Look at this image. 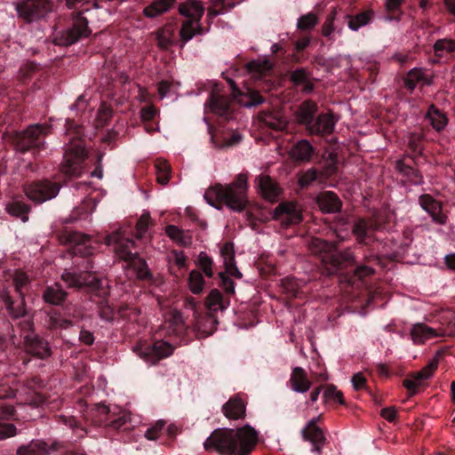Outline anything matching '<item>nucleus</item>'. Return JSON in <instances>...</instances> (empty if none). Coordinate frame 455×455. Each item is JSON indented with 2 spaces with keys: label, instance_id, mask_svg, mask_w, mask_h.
I'll list each match as a JSON object with an SVG mask.
<instances>
[{
  "label": "nucleus",
  "instance_id": "nucleus-24",
  "mask_svg": "<svg viewBox=\"0 0 455 455\" xmlns=\"http://www.w3.org/2000/svg\"><path fill=\"white\" fill-rule=\"evenodd\" d=\"M440 335L441 332L425 323H416L411 330V337L414 344H423Z\"/></svg>",
  "mask_w": 455,
  "mask_h": 455
},
{
  "label": "nucleus",
  "instance_id": "nucleus-58",
  "mask_svg": "<svg viewBox=\"0 0 455 455\" xmlns=\"http://www.w3.org/2000/svg\"><path fill=\"white\" fill-rule=\"evenodd\" d=\"M13 283L17 292L22 296L21 289L28 283V275L23 272L16 271L13 275Z\"/></svg>",
  "mask_w": 455,
  "mask_h": 455
},
{
  "label": "nucleus",
  "instance_id": "nucleus-19",
  "mask_svg": "<svg viewBox=\"0 0 455 455\" xmlns=\"http://www.w3.org/2000/svg\"><path fill=\"white\" fill-rule=\"evenodd\" d=\"M224 415L229 419H240L244 418L246 411V403L243 398L236 395L230 397L222 406Z\"/></svg>",
  "mask_w": 455,
  "mask_h": 455
},
{
  "label": "nucleus",
  "instance_id": "nucleus-17",
  "mask_svg": "<svg viewBox=\"0 0 455 455\" xmlns=\"http://www.w3.org/2000/svg\"><path fill=\"white\" fill-rule=\"evenodd\" d=\"M24 339L25 348L28 353L40 359H45L51 355V347L43 339L34 333H28L25 335Z\"/></svg>",
  "mask_w": 455,
  "mask_h": 455
},
{
  "label": "nucleus",
  "instance_id": "nucleus-31",
  "mask_svg": "<svg viewBox=\"0 0 455 455\" xmlns=\"http://www.w3.org/2000/svg\"><path fill=\"white\" fill-rule=\"evenodd\" d=\"M395 169L406 178V182L413 185H419L423 182V177L419 172L407 164L404 160L396 161Z\"/></svg>",
  "mask_w": 455,
  "mask_h": 455
},
{
  "label": "nucleus",
  "instance_id": "nucleus-63",
  "mask_svg": "<svg viewBox=\"0 0 455 455\" xmlns=\"http://www.w3.org/2000/svg\"><path fill=\"white\" fill-rule=\"evenodd\" d=\"M315 180L316 172L315 170L311 169L301 174L299 180V183L301 187H306L310 185Z\"/></svg>",
  "mask_w": 455,
  "mask_h": 455
},
{
  "label": "nucleus",
  "instance_id": "nucleus-52",
  "mask_svg": "<svg viewBox=\"0 0 455 455\" xmlns=\"http://www.w3.org/2000/svg\"><path fill=\"white\" fill-rule=\"evenodd\" d=\"M318 19L313 13H307L298 20L297 27L301 30L312 29L317 23Z\"/></svg>",
  "mask_w": 455,
  "mask_h": 455
},
{
  "label": "nucleus",
  "instance_id": "nucleus-42",
  "mask_svg": "<svg viewBox=\"0 0 455 455\" xmlns=\"http://www.w3.org/2000/svg\"><path fill=\"white\" fill-rule=\"evenodd\" d=\"M371 12H364L352 17L348 14H345L343 19L347 20V24L350 29L356 31L361 27L365 26L371 20Z\"/></svg>",
  "mask_w": 455,
  "mask_h": 455
},
{
  "label": "nucleus",
  "instance_id": "nucleus-23",
  "mask_svg": "<svg viewBox=\"0 0 455 455\" xmlns=\"http://www.w3.org/2000/svg\"><path fill=\"white\" fill-rule=\"evenodd\" d=\"M229 84L232 88L234 96L235 98L239 96L238 101L243 107L251 108L258 106L263 102V98L259 93V92L253 89L247 88L245 92L236 93L238 90L234 82L229 80Z\"/></svg>",
  "mask_w": 455,
  "mask_h": 455
},
{
  "label": "nucleus",
  "instance_id": "nucleus-34",
  "mask_svg": "<svg viewBox=\"0 0 455 455\" xmlns=\"http://www.w3.org/2000/svg\"><path fill=\"white\" fill-rule=\"evenodd\" d=\"M17 455H47L48 447L46 443L42 440H33L26 445H21L17 449Z\"/></svg>",
  "mask_w": 455,
  "mask_h": 455
},
{
  "label": "nucleus",
  "instance_id": "nucleus-18",
  "mask_svg": "<svg viewBox=\"0 0 455 455\" xmlns=\"http://www.w3.org/2000/svg\"><path fill=\"white\" fill-rule=\"evenodd\" d=\"M289 383L291 388L296 393L307 392L312 382L307 375V372L299 366L294 367L291 372Z\"/></svg>",
  "mask_w": 455,
  "mask_h": 455
},
{
  "label": "nucleus",
  "instance_id": "nucleus-30",
  "mask_svg": "<svg viewBox=\"0 0 455 455\" xmlns=\"http://www.w3.org/2000/svg\"><path fill=\"white\" fill-rule=\"evenodd\" d=\"M202 28L200 20H186L180 28V37L181 41V47L186 43L191 40L196 34H201Z\"/></svg>",
  "mask_w": 455,
  "mask_h": 455
},
{
  "label": "nucleus",
  "instance_id": "nucleus-64",
  "mask_svg": "<svg viewBox=\"0 0 455 455\" xmlns=\"http://www.w3.org/2000/svg\"><path fill=\"white\" fill-rule=\"evenodd\" d=\"M15 435L16 427L14 425L0 422V440L14 436Z\"/></svg>",
  "mask_w": 455,
  "mask_h": 455
},
{
  "label": "nucleus",
  "instance_id": "nucleus-44",
  "mask_svg": "<svg viewBox=\"0 0 455 455\" xmlns=\"http://www.w3.org/2000/svg\"><path fill=\"white\" fill-rule=\"evenodd\" d=\"M156 180L158 183L166 185L171 178V165L165 160L158 159L156 162Z\"/></svg>",
  "mask_w": 455,
  "mask_h": 455
},
{
  "label": "nucleus",
  "instance_id": "nucleus-21",
  "mask_svg": "<svg viewBox=\"0 0 455 455\" xmlns=\"http://www.w3.org/2000/svg\"><path fill=\"white\" fill-rule=\"evenodd\" d=\"M257 183L262 196L268 201L276 200L282 192L278 184L267 175L259 176Z\"/></svg>",
  "mask_w": 455,
  "mask_h": 455
},
{
  "label": "nucleus",
  "instance_id": "nucleus-47",
  "mask_svg": "<svg viewBox=\"0 0 455 455\" xmlns=\"http://www.w3.org/2000/svg\"><path fill=\"white\" fill-rule=\"evenodd\" d=\"M435 52L437 56L442 57L447 53L455 51V40L452 39H439L434 45Z\"/></svg>",
  "mask_w": 455,
  "mask_h": 455
},
{
  "label": "nucleus",
  "instance_id": "nucleus-13",
  "mask_svg": "<svg viewBox=\"0 0 455 455\" xmlns=\"http://www.w3.org/2000/svg\"><path fill=\"white\" fill-rule=\"evenodd\" d=\"M437 367L438 358L433 357L421 371L411 374L403 380V387L408 390L410 395H414L418 393L419 387L424 385V382L434 375Z\"/></svg>",
  "mask_w": 455,
  "mask_h": 455
},
{
  "label": "nucleus",
  "instance_id": "nucleus-15",
  "mask_svg": "<svg viewBox=\"0 0 455 455\" xmlns=\"http://www.w3.org/2000/svg\"><path fill=\"white\" fill-rule=\"evenodd\" d=\"M320 419L321 416L313 418L307 422L301 431L304 440L308 441L313 444L312 451L316 453H321L322 448L326 441L323 431L316 425V422Z\"/></svg>",
  "mask_w": 455,
  "mask_h": 455
},
{
  "label": "nucleus",
  "instance_id": "nucleus-35",
  "mask_svg": "<svg viewBox=\"0 0 455 455\" xmlns=\"http://www.w3.org/2000/svg\"><path fill=\"white\" fill-rule=\"evenodd\" d=\"M174 4V0H156L146 6L143 13L148 18H156L166 12Z\"/></svg>",
  "mask_w": 455,
  "mask_h": 455
},
{
  "label": "nucleus",
  "instance_id": "nucleus-49",
  "mask_svg": "<svg viewBox=\"0 0 455 455\" xmlns=\"http://www.w3.org/2000/svg\"><path fill=\"white\" fill-rule=\"evenodd\" d=\"M3 300L5 303L6 309L8 310L9 314L14 317L18 318L25 315V307L23 304V300L20 302V305L18 306L17 309H14L13 307V302L11 299V297L7 293H4L2 295Z\"/></svg>",
  "mask_w": 455,
  "mask_h": 455
},
{
  "label": "nucleus",
  "instance_id": "nucleus-37",
  "mask_svg": "<svg viewBox=\"0 0 455 455\" xmlns=\"http://www.w3.org/2000/svg\"><path fill=\"white\" fill-rule=\"evenodd\" d=\"M67 293L63 291L60 283H54L46 288L44 292V299L45 302L52 305H60L66 299Z\"/></svg>",
  "mask_w": 455,
  "mask_h": 455
},
{
  "label": "nucleus",
  "instance_id": "nucleus-33",
  "mask_svg": "<svg viewBox=\"0 0 455 455\" xmlns=\"http://www.w3.org/2000/svg\"><path fill=\"white\" fill-rule=\"evenodd\" d=\"M313 153V147L307 140L298 141L291 149V157L296 161H308Z\"/></svg>",
  "mask_w": 455,
  "mask_h": 455
},
{
  "label": "nucleus",
  "instance_id": "nucleus-36",
  "mask_svg": "<svg viewBox=\"0 0 455 455\" xmlns=\"http://www.w3.org/2000/svg\"><path fill=\"white\" fill-rule=\"evenodd\" d=\"M210 108L212 112L220 116H228L229 112L230 100L224 96L212 93L210 97Z\"/></svg>",
  "mask_w": 455,
  "mask_h": 455
},
{
  "label": "nucleus",
  "instance_id": "nucleus-56",
  "mask_svg": "<svg viewBox=\"0 0 455 455\" xmlns=\"http://www.w3.org/2000/svg\"><path fill=\"white\" fill-rule=\"evenodd\" d=\"M164 425L165 422L164 420L157 421L154 426L146 431V438L151 441L156 440L159 437V434L163 430Z\"/></svg>",
  "mask_w": 455,
  "mask_h": 455
},
{
  "label": "nucleus",
  "instance_id": "nucleus-8",
  "mask_svg": "<svg viewBox=\"0 0 455 455\" xmlns=\"http://www.w3.org/2000/svg\"><path fill=\"white\" fill-rule=\"evenodd\" d=\"M52 9L48 0H20L16 4V11L20 17L32 21L44 17Z\"/></svg>",
  "mask_w": 455,
  "mask_h": 455
},
{
  "label": "nucleus",
  "instance_id": "nucleus-51",
  "mask_svg": "<svg viewBox=\"0 0 455 455\" xmlns=\"http://www.w3.org/2000/svg\"><path fill=\"white\" fill-rule=\"evenodd\" d=\"M166 323L173 326L172 332H179L183 330V317L178 310L173 309L170 311Z\"/></svg>",
  "mask_w": 455,
  "mask_h": 455
},
{
  "label": "nucleus",
  "instance_id": "nucleus-27",
  "mask_svg": "<svg viewBox=\"0 0 455 455\" xmlns=\"http://www.w3.org/2000/svg\"><path fill=\"white\" fill-rule=\"evenodd\" d=\"M179 12L188 20H200L204 12V6L201 1L187 0L180 4Z\"/></svg>",
  "mask_w": 455,
  "mask_h": 455
},
{
  "label": "nucleus",
  "instance_id": "nucleus-50",
  "mask_svg": "<svg viewBox=\"0 0 455 455\" xmlns=\"http://www.w3.org/2000/svg\"><path fill=\"white\" fill-rule=\"evenodd\" d=\"M323 396L325 402L336 401L339 404L344 403L342 392L338 390L333 385H328L325 387Z\"/></svg>",
  "mask_w": 455,
  "mask_h": 455
},
{
  "label": "nucleus",
  "instance_id": "nucleus-40",
  "mask_svg": "<svg viewBox=\"0 0 455 455\" xmlns=\"http://www.w3.org/2000/svg\"><path fill=\"white\" fill-rule=\"evenodd\" d=\"M374 228H373L371 222L370 223L364 220H360L354 226L353 232L360 243H364L366 242V239L370 237V235Z\"/></svg>",
  "mask_w": 455,
  "mask_h": 455
},
{
  "label": "nucleus",
  "instance_id": "nucleus-2",
  "mask_svg": "<svg viewBox=\"0 0 455 455\" xmlns=\"http://www.w3.org/2000/svg\"><path fill=\"white\" fill-rule=\"evenodd\" d=\"M247 175L240 173L229 185L216 184L209 188L204 196L210 205L217 209L225 204L233 211L241 212L247 204Z\"/></svg>",
  "mask_w": 455,
  "mask_h": 455
},
{
  "label": "nucleus",
  "instance_id": "nucleus-22",
  "mask_svg": "<svg viewBox=\"0 0 455 455\" xmlns=\"http://www.w3.org/2000/svg\"><path fill=\"white\" fill-rule=\"evenodd\" d=\"M176 28L173 23H167L154 32L158 48L168 50L175 44Z\"/></svg>",
  "mask_w": 455,
  "mask_h": 455
},
{
  "label": "nucleus",
  "instance_id": "nucleus-7",
  "mask_svg": "<svg viewBox=\"0 0 455 455\" xmlns=\"http://www.w3.org/2000/svg\"><path fill=\"white\" fill-rule=\"evenodd\" d=\"M59 241L63 244L73 245V253L82 257H88L93 254L94 247L91 239L84 234L65 229L58 235Z\"/></svg>",
  "mask_w": 455,
  "mask_h": 455
},
{
  "label": "nucleus",
  "instance_id": "nucleus-43",
  "mask_svg": "<svg viewBox=\"0 0 455 455\" xmlns=\"http://www.w3.org/2000/svg\"><path fill=\"white\" fill-rule=\"evenodd\" d=\"M334 248L332 243H330L320 238H312L309 242V249L312 253L322 254L323 253L322 259L329 255L331 250Z\"/></svg>",
  "mask_w": 455,
  "mask_h": 455
},
{
  "label": "nucleus",
  "instance_id": "nucleus-53",
  "mask_svg": "<svg viewBox=\"0 0 455 455\" xmlns=\"http://www.w3.org/2000/svg\"><path fill=\"white\" fill-rule=\"evenodd\" d=\"M198 265L203 269L204 273L209 276L212 277L213 275L212 271V260L208 255L202 251L199 253L198 256Z\"/></svg>",
  "mask_w": 455,
  "mask_h": 455
},
{
  "label": "nucleus",
  "instance_id": "nucleus-32",
  "mask_svg": "<svg viewBox=\"0 0 455 455\" xmlns=\"http://www.w3.org/2000/svg\"><path fill=\"white\" fill-rule=\"evenodd\" d=\"M317 110V106L311 100L305 101L301 104L296 112V119L299 124H305L308 129V125L312 124V118Z\"/></svg>",
  "mask_w": 455,
  "mask_h": 455
},
{
  "label": "nucleus",
  "instance_id": "nucleus-54",
  "mask_svg": "<svg viewBox=\"0 0 455 455\" xmlns=\"http://www.w3.org/2000/svg\"><path fill=\"white\" fill-rule=\"evenodd\" d=\"M66 4L68 9L76 8L77 4H80L82 12H88L91 6L99 8L97 0H67Z\"/></svg>",
  "mask_w": 455,
  "mask_h": 455
},
{
  "label": "nucleus",
  "instance_id": "nucleus-5",
  "mask_svg": "<svg viewBox=\"0 0 455 455\" xmlns=\"http://www.w3.org/2000/svg\"><path fill=\"white\" fill-rule=\"evenodd\" d=\"M85 157L84 147L80 142L68 146L60 164L61 172L68 177H79L84 172Z\"/></svg>",
  "mask_w": 455,
  "mask_h": 455
},
{
  "label": "nucleus",
  "instance_id": "nucleus-26",
  "mask_svg": "<svg viewBox=\"0 0 455 455\" xmlns=\"http://www.w3.org/2000/svg\"><path fill=\"white\" fill-rule=\"evenodd\" d=\"M258 119L264 126L276 131L283 130L287 124V120L280 113L262 111Z\"/></svg>",
  "mask_w": 455,
  "mask_h": 455
},
{
  "label": "nucleus",
  "instance_id": "nucleus-20",
  "mask_svg": "<svg viewBox=\"0 0 455 455\" xmlns=\"http://www.w3.org/2000/svg\"><path fill=\"white\" fill-rule=\"evenodd\" d=\"M316 204L324 213L338 212L341 209V201L338 196L331 191H324L316 196Z\"/></svg>",
  "mask_w": 455,
  "mask_h": 455
},
{
  "label": "nucleus",
  "instance_id": "nucleus-16",
  "mask_svg": "<svg viewBox=\"0 0 455 455\" xmlns=\"http://www.w3.org/2000/svg\"><path fill=\"white\" fill-rule=\"evenodd\" d=\"M419 204L432 218V220L439 225H444L447 216L442 211V204L430 195H422L419 199Z\"/></svg>",
  "mask_w": 455,
  "mask_h": 455
},
{
  "label": "nucleus",
  "instance_id": "nucleus-11",
  "mask_svg": "<svg viewBox=\"0 0 455 455\" xmlns=\"http://www.w3.org/2000/svg\"><path fill=\"white\" fill-rule=\"evenodd\" d=\"M62 280L68 287L81 288L83 286H89L93 291H98L100 295H106L107 290L102 288V280L93 276L91 273L76 274L69 271H65L61 275Z\"/></svg>",
  "mask_w": 455,
  "mask_h": 455
},
{
  "label": "nucleus",
  "instance_id": "nucleus-25",
  "mask_svg": "<svg viewBox=\"0 0 455 455\" xmlns=\"http://www.w3.org/2000/svg\"><path fill=\"white\" fill-rule=\"evenodd\" d=\"M335 126V121L331 114L320 115L315 122L308 125L311 134H330Z\"/></svg>",
  "mask_w": 455,
  "mask_h": 455
},
{
  "label": "nucleus",
  "instance_id": "nucleus-1",
  "mask_svg": "<svg viewBox=\"0 0 455 455\" xmlns=\"http://www.w3.org/2000/svg\"><path fill=\"white\" fill-rule=\"evenodd\" d=\"M258 442V432L249 425L236 430L220 428L214 430L204 443L206 451H215L221 455H249Z\"/></svg>",
  "mask_w": 455,
  "mask_h": 455
},
{
  "label": "nucleus",
  "instance_id": "nucleus-38",
  "mask_svg": "<svg viewBox=\"0 0 455 455\" xmlns=\"http://www.w3.org/2000/svg\"><path fill=\"white\" fill-rule=\"evenodd\" d=\"M166 235L179 244L187 246L192 243V237L188 232H185L176 226L169 225L165 228Z\"/></svg>",
  "mask_w": 455,
  "mask_h": 455
},
{
  "label": "nucleus",
  "instance_id": "nucleus-59",
  "mask_svg": "<svg viewBox=\"0 0 455 455\" xmlns=\"http://www.w3.org/2000/svg\"><path fill=\"white\" fill-rule=\"evenodd\" d=\"M220 254L223 258L224 264L235 261V251L232 243H224L220 248Z\"/></svg>",
  "mask_w": 455,
  "mask_h": 455
},
{
  "label": "nucleus",
  "instance_id": "nucleus-14",
  "mask_svg": "<svg viewBox=\"0 0 455 455\" xmlns=\"http://www.w3.org/2000/svg\"><path fill=\"white\" fill-rule=\"evenodd\" d=\"M174 347L168 342L157 340L152 346L140 349L139 356L149 364H155L159 360L170 356Z\"/></svg>",
  "mask_w": 455,
  "mask_h": 455
},
{
  "label": "nucleus",
  "instance_id": "nucleus-45",
  "mask_svg": "<svg viewBox=\"0 0 455 455\" xmlns=\"http://www.w3.org/2000/svg\"><path fill=\"white\" fill-rule=\"evenodd\" d=\"M247 68L256 78H259L272 68V64L267 60H256L249 62Z\"/></svg>",
  "mask_w": 455,
  "mask_h": 455
},
{
  "label": "nucleus",
  "instance_id": "nucleus-39",
  "mask_svg": "<svg viewBox=\"0 0 455 455\" xmlns=\"http://www.w3.org/2000/svg\"><path fill=\"white\" fill-rule=\"evenodd\" d=\"M427 118L432 127L436 131L443 130L447 124V118L443 113L435 106H431L427 113Z\"/></svg>",
  "mask_w": 455,
  "mask_h": 455
},
{
  "label": "nucleus",
  "instance_id": "nucleus-55",
  "mask_svg": "<svg viewBox=\"0 0 455 455\" xmlns=\"http://www.w3.org/2000/svg\"><path fill=\"white\" fill-rule=\"evenodd\" d=\"M131 420L130 414L125 411H121L117 418L116 419H110L108 425L110 427L114 429H121L123 427H124L127 423H129Z\"/></svg>",
  "mask_w": 455,
  "mask_h": 455
},
{
  "label": "nucleus",
  "instance_id": "nucleus-61",
  "mask_svg": "<svg viewBox=\"0 0 455 455\" xmlns=\"http://www.w3.org/2000/svg\"><path fill=\"white\" fill-rule=\"evenodd\" d=\"M408 146L415 153L421 152V135L419 133H411L408 137Z\"/></svg>",
  "mask_w": 455,
  "mask_h": 455
},
{
  "label": "nucleus",
  "instance_id": "nucleus-9",
  "mask_svg": "<svg viewBox=\"0 0 455 455\" xmlns=\"http://www.w3.org/2000/svg\"><path fill=\"white\" fill-rule=\"evenodd\" d=\"M91 34L88 21L84 17H78L72 28L61 31L54 36L53 42L59 45H71L80 38L87 37Z\"/></svg>",
  "mask_w": 455,
  "mask_h": 455
},
{
  "label": "nucleus",
  "instance_id": "nucleus-57",
  "mask_svg": "<svg viewBox=\"0 0 455 455\" xmlns=\"http://www.w3.org/2000/svg\"><path fill=\"white\" fill-rule=\"evenodd\" d=\"M150 223V216L148 214H143L139 219L137 225H136V236L138 238H140L143 234H145L149 227Z\"/></svg>",
  "mask_w": 455,
  "mask_h": 455
},
{
  "label": "nucleus",
  "instance_id": "nucleus-60",
  "mask_svg": "<svg viewBox=\"0 0 455 455\" xmlns=\"http://www.w3.org/2000/svg\"><path fill=\"white\" fill-rule=\"evenodd\" d=\"M337 16V10L334 9L331 14L327 17L326 20L323 23V35L324 36H329L331 35V33L334 31V26L333 21L336 19Z\"/></svg>",
  "mask_w": 455,
  "mask_h": 455
},
{
  "label": "nucleus",
  "instance_id": "nucleus-28",
  "mask_svg": "<svg viewBox=\"0 0 455 455\" xmlns=\"http://www.w3.org/2000/svg\"><path fill=\"white\" fill-rule=\"evenodd\" d=\"M431 81L425 69L414 68L411 69L404 78V85L411 92L418 85L430 84Z\"/></svg>",
  "mask_w": 455,
  "mask_h": 455
},
{
  "label": "nucleus",
  "instance_id": "nucleus-62",
  "mask_svg": "<svg viewBox=\"0 0 455 455\" xmlns=\"http://www.w3.org/2000/svg\"><path fill=\"white\" fill-rule=\"evenodd\" d=\"M51 326L52 328H68L72 325V322L60 317L59 315H52L50 317Z\"/></svg>",
  "mask_w": 455,
  "mask_h": 455
},
{
  "label": "nucleus",
  "instance_id": "nucleus-46",
  "mask_svg": "<svg viewBox=\"0 0 455 455\" xmlns=\"http://www.w3.org/2000/svg\"><path fill=\"white\" fill-rule=\"evenodd\" d=\"M188 287L194 294H199L204 287V280L199 271L192 270L188 276Z\"/></svg>",
  "mask_w": 455,
  "mask_h": 455
},
{
  "label": "nucleus",
  "instance_id": "nucleus-48",
  "mask_svg": "<svg viewBox=\"0 0 455 455\" xmlns=\"http://www.w3.org/2000/svg\"><path fill=\"white\" fill-rule=\"evenodd\" d=\"M93 416L97 418L94 419L95 423L108 426L111 417H113V413H111L108 406L99 404L93 411Z\"/></svg>",
  "mask_w": 455,
  "mask_h": 455
},
{
  "label": "nucleus",
  "instance_id": "nucleus-3",
  "mask_svg": "<svg viewBox=\"0 0 455 455\" xmlns=\"http://www.w3.org/2000/svg\"><path fill=\"white\" fill-rule=\"evenodd\" d=\"M108 245L115 244L116 255L127 263V267L136 271L140 279H147L150 276L146 261L140 258L137 252H132L134 241L124 238L119 233L109 235L106 238Z\"/></svg>",
  "mask_w": 455,
  "mask_h": 455
},
{
  "label": "nucleus",
  "instance_id": "nucleus-4",
  "mask_svg": "<svg viewBox=\"0 0 455 455\" xmlns=\"http://www.w3.org/2000/svg\"><path fill=\"white\" fill-rule=\"evenodd\" d=\"M205 304L209 310V314L204 319L196 321V328L204 336H209L213 333L216 329V324L218 323V321L214 316V313L223 311L228 308L229 306V299H224L219 290L213 289L208 294Z\"/></svg>",
  "mask_w": 455,
  "mask_h": 455
},
{
  "label": "nucleus",
  "instance_id": "nucleus-12",
  "mask_svg": "<svg viewBox=\"0 0 455 455\" xmlns=\"http://www.w3.org/2000/svg\"><path fill=\"white\" fill-rule=\"evenodd\" d=\"M273 219L287 228L302 220L301 210L295 202H283L275 209Z\"/></svg>",
  "mask_w": 455,
  "mask_h": 455
},
{
  "label": "nucleus",
  "instance_id": "nucleus-6",
  "mask_svg": "<svg viewBox=\"0 0 455 455\" xmlns=\"http://www.w3.org/2000/svg\"><path fill=\"white\" fill-rule=\"evenodd\" d=\"M49 128L43 124H33L28 126L24 132L17 133L13 143L15 148L20 152H25L31 148H38L43 141L40 137L48 133Z\"/></svg>",
  "mask_w": 455,
  "mask_h": 455
},
{
  "label": "nucleus",
  "instance_id": "nucleus-41",
  "mask_svg": "<svg viewBox=\"0 0 455 455\" xmlns=\"http://www.w3.org/2000/svg\"><path fill=\"white\" fill-rule=\"evenodd\" d=\"M6 211L12 216L20 218L23 222L28 220L29 207L20 201H13L6 205Z\"/></svg>",
  "mask_w": 455,
  "mask_h": 455
},
{
  "label": "nucleus",
  "instance_id": "nucleus-10",
  "mask_svg": "<svg viewBox=\"0 0 455 455\" xmlns=\"http://www.w3.org/2000/svg\"><path fill=\"white\" fill-rule=\"evenodd\" d=\"M59 186L48 180L36 181L27 185L24 192L28 199L41 204L54 198L59 193Z\"/></svg>",
  "mask_w": 455,
  "mask_h": 455
},
{
  "label": "nucleus",
  "instance_id": "nucleus-29",
  "mask_svg": "<svg viewBox=\"0 0 455 455\" xmlns=\"http://www.w3.org/2000/svg\"><path fill=\"white\" fill-rule=\"evenodd\" d=\"M354 261V255L349 250L343 251H335L334 248L331 253L323 259V262L330 264L334 267H342Z\"/></svg>",
  "mask_w": 455,
  "mask_h": 455
}]
</instances>
